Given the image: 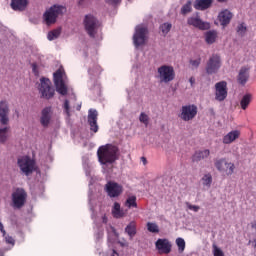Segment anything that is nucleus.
<instances>
[{"instance_id":"obj_51","label":"nucleus","mask_w":256,"mask_h":256,"mask_svg":"<svg viewBox=\"0 0 256 256\" xmlns=\"http://www.w3.org/2000/svg\"><path fill=\"white\" fill-rule=\"evenodd\" d=\"M85 3V0H79V5H83Z\"/></svg>"},{"instance_id":"obj_46","label":"nucleus","mask_w":256,"mask_h":256,"mask_svg":"<svg viewBox=\"0 0 256 256\" xmlns=\"http://www.w3.org/2000/svg\"><path fill=\"white\" fill-rule=\"evenodd\" d=\"M189 83L191 84V87H193V85H195V77H190Z\"/></svg>"},{"instance_id":"obj_9","label":"nucleus","mask_w":256,"mask_h":256,"mask_svg":"<svg viewBox=\"0 0 256 256\" xmlns=\"http://www.w3.org/2000/svg\"><path fill=\"white\" fill-rule=\"evenodd\" d=\"M39 93H41L43 99H53L55 97V89L51 87V80L48 78L40 79Z\"/></svg>"},{"instance_id":"obj_45","label":"nucleus","mask_w":256,"mask_h":256,"mask_svg":"<svg viewBox=\"0 0 256 256\" xmlns=\"http://www.w3.org/2000/svg\"><path fill=\"white\" fill-rule=\"evenodd\" d=\"M32 71L35 75H38L39 72H37V65L33 64Z\"/></svg>"},{"instance_id":"obj_19","label":"nucleus","mask_w":256,"mask_h":256,"mask_svg":"<svg viewBox=\"0 0 256 256\" xmlns=\"http://www.w3.org/2000/svg\"><path fill=\"white\" fill-rule=\"evenodd\" d=\"M98 115L97 110L90 109L88 112V123L93 133H97V131H99V125H97Z\"/></svg>"},{"instance_id":"obj_27","label":"nucleus","mask_w":256,"mask_h":256,"mask_svg":"<svg viewBox=\"0 0 256 256\" xmlns=\"http://www.w3.org/2000/svg\"><path fill=\"white\" fill-rule=\"evenodd\" d=\"M251 99H253V96L251 94H245L242 99L240 100V107L245 111L247 107L251 104Z\"/></svg>"},{"instance_id":"obj_1","label":"nucleus","mask_w":256,"mask_h":256,"mask_svg":"<svg viewBox=\"0 0 256 256\" xmlns=\"http://www.w3.org/2000/svg\"><path fill=\"white\" fill-rule=\"evenodd\" d=\"M98 160L101 165H113L119 161V147L113 144L102 145L97 150Z\"/></svg>"},{"instance_id":"obj_36","label":"nucleus","mask_w":256,"mask_h":256,"mask_svg":"<svg viewBox=\"0 0 256 256\" xmlns=\"http://www.w3.org/2000/svg\"><path fill=\"white\" fill-rule=\"evenodd\" d=\"M236 33L239 37H244L247 33V26H245V23H241L237 26Z\"/></svg>"},{"instance_id":"obj_47","label":"nucleus","mask_w":256,"mask_h":256,"mask_svg":"<svg viewBox=\"0 0 256 256\" xmlns=\"http://www.w3.org/2000/svg\"><path fill=\"white\" fill-rule=\"evenodd\" d=\"M141 160L143 161L144 165H147V158L146 157H142Z\"/></svg>"},{"instance_id":"obj_50","label":"nucleus","mask_w":256,"mask_h":256,"mask_svg":"<svg viewBox=\"0 0 256 256\" xmlns=\"http://www.w3.org/2000/svg\"><path fill=\"white\" fill-rule=\"evenodd\" d=\"M8 243L13 244L15 243V240H13V238H10V240H8Z\"/></svg>"},{"instance_id":"obj_26","label":"nucleus","mask_w":256,"mask_h":256,"mask_svg":"<svg viewBox=\"0 0 256 256\" xmlns=\"http://www.w3.org/2000/svg\"><path fill=\"white\" fill-rule=\"evenodd\" d=\"M125 233H127L130 239H133V237L137 235V224L135 222H130L125 228Z\"/></svg>"},{"instance_id":"obj_37","label":"nucleus","mask_w":256,"mask_h":256,"mask_svg":"<svg viewBox=\"0 0 256 256\" xmlns=\"http://www.w3.org/2000/svg\"><path fill=\"white\" fill-rule=\"evenodd\" d=\"M147 230L150 233H159V226L153 222H148L147 223Z\"/></svg>"},{"instance_id":"obj_6","label":"nucleus","mask_w":256,"mask_h":256,"mask_svg":"<svg viewBox=\"0 0 256 256\" xmlns=\"http://www.w3.org/2000/svg\"><path fill=\"white\" fill-rule=\"evenodd\" d=\"M214 165L219 173H222L227 177H230V175L235 173V164H233V162H228L225 158L215 160Z\"/></svg>"},{"instance_id":"obj_2","label":"nucleus","mask_w":256,"mask_h":256,"mask_svg":"<svg viewBox=\"0 0 256 256\" xmlns=\"http://www.w3.org/2000/svg\"><path fill=\"white\" fill-rule=\"evenodd\" d=\"M67 13V7L63 5H53L43 14L46 25H55L58 17H63Z\"/></svg>"},{"instance_id":"obj_16","label":"nucleus","mask_w":256,"mask_h":256,"mask_svg":"<svg viewBox=\"0 0 256 256\" xmlns=\"http://www.w3.org/2000/svg\"><path fill=\"white\" fill-rule=\"evenodd\" d=\"M53 117V109L48 106L42 109L41 115H40V125L44 127V129H47L49 125H51V119Z\"/></svg>"},{"instance_id":"obj_5","label":"nucleus","mask_w":256,"mask_h":256,"mask_svg":"<svg viewBox=\"0 0 256 256\" xmlns=\"http://www.w3.org/2000/svg\"><path fill=\"white\" fill-rule=\"evenodd\" d=\"M158 78L160 83H171L175 81V68L171 65H162L158 68Z\"/></svg>"},{"instance_id":"obj_32","label":"nucleus","mask_w":256,"mask_h":256,"mask_svg":"<svg viewBox=\"0 0 256 256\" xmlns=\"http://www.w3.org/2000/svg\"><path fill=\"white\" fill-rule=\"evenodd\" d=\"M125 206L128 207V209H137V197L129 196L126 199Z\"/></svg>"},{"instance_id":"obj_41","label":"nucleus","mask_w":256,"mask_h":256,"mask_svg":"<svg viewBox=\"0 0 256 256\" xmlns=\"http://www.w3.org/2000/svg\"><path fill=\"white\" fill-rule=\"evenodd\" d=\"M64 113H66L67 117H71L70 107H69V100L64 101Z\"/></svg>"},{"instance_id":"obj_30","label":"nucleus","mask_w":256,"mask_h":256,"mask_svg":"<svg viewBox=\"0 0 256 256\" xmlns=\"http://www.w3.org/2000/svg\"><path fill=\"white\" fill-rule=\"evenodd\" d=\"M113 217L116 219H121L123 217V211H121V204L118 202L114 203L113 209H112Z\"/></svg>"},{"instance_id":"obj_38","label":"nucleus","mask_w":256,"mask_h":256,"mask_svg":"<svg viewBox=\"0 0 256 256\" xmlns=\"http://www.w3.org/2000/svg\"><path fill=\"white\" fill-rule=\"evenodd\" d=\"M176 245L178 247L179 253H183V251H185V239L177 238L176 239Z\"/></svg>"},{"instance_id":"obj_33","label":"nucleus","mask_w":256,"mask_h":256,"mask_svg":"<svg viewBox=\"0 0 256 256\" xmlns=\"http://www.w3.org/2000/svg\"><path fill=\"white\" fill-rule=\"evenodd\" d=\"M61 35V28H57L48 32L47 39L48 41H55V39H59Z\"/></svg>"},{"instance_id":"obj_4","label":"nucleus","mask_w":256,"mask_h":256,"mask_svg":"<svg viewBox=\"0 0 256 256\" xmlns=\"http://www.w3.org/2000/svg\"><path fill=\"white\" fill-rule=\"evenodd\" d=\"M65 70L63 69H58L56 72L53 74V79H54V85L56 88L57 93L60 95H67L69 88L65 84Z\"/></svg>"},{"instance_id":"obj_29","label":"nucleus","mask_w":256,"mask_h":256,"mask_svg":"<svg viewBox=\"0 0 256 256\" xmlns=\"http://www.w3.org/2000/svg\"><path fill=\"white\" fill-rule=\"evenodd\" d=\"M217 39V31H208L205 34V41L208 45H213Z\"/></svg>"},{"instance_id":"obj_40","label":"nucleus","mask_w":256,"mask_h":256,"mask_svg":"<svg viewBox=\"0 0 256 256\" xmlns=\"http://www.w3.org/2000/svg\"><path fill=\"white\" fill-rule=\"evenodd\" d=\"M213 255L214 256H225V253H223V250H221L217 245L213 244Z\"/></svg>"},{"instance_id":"obj_35","label":"nucleus","mask_w":256,"mask_h":256,"mask_svg":"<svg viewBox=\"0 0 256 256\" xmlns=\"http://www.w3.org/2000/svg\"><path fill=\"white\" fill-rule=\"evenodd\" d=\"M191 0L187 1L186 4H184L181 8V14L187 15V13H191L193 11Z\"/></svg>"},{"instance_id":"obj_39","label":"nucleus","mask_w":256,"mask_h":256,"mask_svg":"<svg viewBox=\"0 0 256 256\" xmlns=\"http://www.w3.org/2000/svg\"><path fill=\"white\" fill-rule=\"evenodd\" d=\"M139 121L144 123V125H149V116L145 114V112H142L140 114Z\"/></svg>"},{"instance_id":"obj_31","label":"nucleus","mask_w":256,"mask_h":256,"mask_svg":"<svg viewBox=\"0 0 256 256\" xmlns=\"http://www.w3.org/2000/svg\"><path fill=\"white\" fill-rule=\"evenodd\" d=\"M159 29H160L162 35L164 37H167V35L169 34V31H171V29H173V24H171L169 22L163 23L159 26Z\"/></svg>"},{"instance_id":"obj_52","label":"nucleus","mask_w":256,"mask_h":256,"mask_svg":"<svg viewBox=\"0 0 256 256\" xmlns=\"http://www.w3.org/2000/svg\"><path fill=\"white\" fill-rule=\"evenodd\" d=\"M218 3H225L227 0H217Z\"/></svg>"},{"instance_id":"obj_15","label":"nucleus","mask_w":256,"mask_h":256,"mask_svg":"<svg viewBox=\"0 0 256 256\" xmlns=\"http://www.w3.org/2000/svg\"><path fill=\"white\" fill-rule=\"evenodd\" d=\"M188 25L200 29V31H207L211 29V24L208 22H203L199 16H192L187 19Z\"/></svg>"},{"instance_id":"obj_10","label":"nucleus","mask_w":256,"mask_h":256,"mask_svg":"<svg viewBox=\"0 0 256 256\" xmlns=\"http://www.w3.org/2000/svg\"><path fill=\"white\" fill-rule=\"evenodd\" d=\"M27 201V192L23 188H18L12 193V207L14 209H21L25 206Z\"/></svg>"},{"instance_id":"obj_25","label":"nucleus","mask_w":256,"mask_h":256,"mask_svg":"<svg viewBox=\"0 0 256 256\" xmlns=\"http://www.w3.org/2000/svg\"><path fill=\"white\" fill-rule=\"evenodd\" d=\"M211 155V151L209 149H205L202 151H196L192 156V161L194 163H199V161H203V159H207Z\"/></svg>"},{"instance_id":"obj_3","label":"nucleus","mask_w":256,"mask_h":256,"mask_svg":"<svg viewBox=\"0 0 256 256\" xmlns=\"http://www.w3.org/2000/svg\"><path fill=\"white\" fill-rule=\"evenodd\" d=\"M83 25L87 35L94 39L95 35H97V31L99 30L101 24L99 23V20L95 18V16L87 14L84 17Z\"/></svg>"},{"instance_id":"obj_43","label":"nucleus","mask_w":256,"mask_h":256,"mask_svg":"<svg viewBox=\"0 0 256 256\" xmlns=\"http://www.w3.org/2000/svg\"><path fill=\"white\" fill-rule=\"evenodd\" d=\"M190 64L192 67H199V65H201V58H198L196 60H191Z\"/></svg>"},{"instance_id":"obj_34","label":"nucleus","mask_w":256,"mask_h":256,"mask_svg":"<svg viewBox=\"0 0 256 256\" xmlns=\"http://www.w3.org/2000/svg\"><path fill=\"white\" fill-rule=\"evenodd\" d=\"M202 185H204V187H211V183H213V176L211 175V173L205 174L202 179Z\"/></svg>"},{"instance_id":"obj_14","label":"nucleus","mask_w":256,"mask_h":256,"mask_svg":"<svg viewBox=\"0 0 256 256\" xmlns=\"http://www.w3.org/2000/svg\"><path fill=\"white\" fill-rule=\"evenodd\" d=\"M227 95H229L227 81L217 82L215 84V100L221 103L227 99Z\"/></svg>"},{"instance_id":"obj_42","label":"nucleus","mask_w":256,"mask_h":256,"mask_svg":"<svg viewBox=\"0 0 256 256\" xmlns=\"http://www.w3.org/2000/svg\"><path fill=\"white\" fill-rule=\"evenodd\" d=\"M187 207H188V209H190V211H194V213H197L199 211V209H200L199 206L193 205V204H189V203H187Z\"/></svg>"},{"instance_id":"obj_13","label":"nucleus","mask_w":256,"mask_h":256,"mask_svg":"<svg viewBox=\"0 0 256 256\" xmlns=\"http://www.w3.org/2000/svg\"><path fill=\"white\" fill-rule=\"evenodd\" d=\"M18 166L22 173L25 175H31L33 169H35V161H33L29 156H24L18 159Z\"/></svg>"},{"instance_id":"obj_44","label":"nucleus","mask_w":256,"mask_h":256,"mask_svg":"<svg viewBox=\"0 0 256 256\" xmlns=\"http://www.w3.org/2000/svg\"><path fill=\"white\" fill-rule=\"evenodd\" d=\"M106 3H109V5H119L121 3V0H105Z\"/></svg>"},{"instance_id":"obj_24","label":"nucleus","mask_w":256,"mask_h":256,"mask_svg":"<svg viewBox=\"0 0 256 256\" xmlns=\"http://www.w3.org/2000/svg\"><path fill=\"white\" fill-rule=\"evenodd\" d=\"M213 5V0H196L194 3V8L197 11H205Z\"/></svg>"},{"instance_id":"obj_12","label":"nucleus","mask_w":256,"mask_h":256,"mask_svg":"<svg viewBox=\"0 0 256 256\" xmlns=\"http://www.w3.org/2000/svg\"><path fill=\"white\" fill-rule=\"evenodd\" d=\"M105 189L108 197H110L111 199H115V197H120L123 194V185L117 182H107V184L105 185Z\"/></svg>"},{"instance_id":"obj_17","label":"nucleus","mask_w":256,"mask_h":256,"mask_svg":"<svg viewBox=\"0 0 256 256\" xmlns=\"http://www.w3.org/2000/svg\"><path fill=\"white\" fill-rule=\"evenodd\" d=\"M156 249L159 251L160 255L164 254V255H169V253H171V242H169V240L167 239H161L159 238L156 243Z\"/></svg>"},{"instance_id":"obj_7","label":"nucleus","mask_w":256,"mask_h":256,"mask_svg":"<svg viewBox=\"0 0 256 256\" xmlns=\"http://www.w3.org/2000/svg\"><path fill=\"white\" fill-rule=\"evenodd\" d=\"M221 65V56H219V54H212L206 63L207 75H215L219 73Z\"/></svg>"},{"instance_id":"obj_21","label":"nucleus","mask_w":256,"mask_h":256,"mask_svg":"<svg viewBox=\"0 0 256 256\" xmlns=\"http://www.w3.org/2000/svg\"><path fill=\"white\" fill-rule=\"evenodd\" d=\"M241 137V132L239 130L230 131L228 134H226L223 137V143L224 145H231L233 141H237Z\"/></svg>"},{"instance_id":"obj_8","label":"nucleus","mask_w":256,"mask_h":256,"mask_svg":"<svg viewBox=\"0 0 256 256\" xmlns=\"http://www.w3.org/2000/svg\"><path fill=\"white\" fill-rule=\"evenodd\" d=\"M198 108L195 104L184 105L180 109L179 117L182 121H193L197 117Z\"/></svg>"},{"instance_id":"obj_22","label":"nucleus","mask_w":256,"mask_h":256,"mask_svg":"<svg viewBox=\"0 0 256 256\" xmlns=\"http://www.w3.org/2000/svg\"><path fill=\"white\" fill-rule=\"evenodd\" d=\"M28 4V0H11L10 5L13 11H25V9H27Z\"/></svg>"},{"instance_id":"obj_48","label":"nucleus","mask_w":256,"mask_h":256,"mask_svg":"<svg viewBox=\"0 0 256 256\" xmlns=\"http://www.w3.org/2000/svg\"><path fill=\"white\" fill-rule=\"evenodd\" d=\"M0 231H1L2 233H5V230H4V228H3V223H1V222H0Z\"/></svg>"},{"instance_id":"obj_23","label":"nucleus","mask_w":256,"mask_h":256,"mask_svg":"<svg viewBox=\"0 0 256 256\" xmlns=\"http://www.w3.org/2000/svg\"><path fill=\"white\" fill-rule=\"evenodd\" d=\"M237 81L240 85H245L249 81V67L244 66L240 69Z\"/></svg>"},{"instance_id":"obj_11","label":"nucleus","mask_w":256,"mask_h":256,"mask_svg":"<svg viewBox=\"0 0 256 256\" xmlns=\"http://www.w3.org/2000/svg\"><path fill=\"white\" fill-rule=\"evenodd\" d=\"M147 33H149L147 27H136L135 34L133 36L134 45L136 47H141V45H145V41H147Z\"/></svg>"},{"instance_id":"obj_49","label":"nucleus","mask_w":256,"mask_h":256,"mask_svg":"<svg viewBox=\"0 0 256 256\" xmlns=\"http://www.w3.org/2000/svg\"><path fill=\"white\" fill-rule=\"evenodd\" d=\"M251 227H252V229H255V230H256V221H254V222L251 223Z\"/></svg>"},{"instance_id":"obj_20","label":"nucleus","mask_w":256,"mask_h":256,"mask_svg":"<svg viewBox=\"0 0 256 256\" xmlns=\"http://www.w3.org/2000/svg\"><path fill=\"white\" fill-rule=\"evenodd\" d=\"M218 19L223 27H227L231 23V19H233V14L229 10H224L219 13Z\"/></svg>"},{"instance_id":"obj_28","label":"nucleus","mask_w":256,"mask_h":256,"mask_svg":"<svg viewBox=\"0 0 256 256\" xmlns=\"http://www.w3.org/2000/svg\"><path fill=\"white\" fill-rule=\"evenodd\" d=\"M9 131H11V127L9 126L0 128V143L7 142V139H9Z\"/></svg>"},{"instance_id":"obj_18","label":"nucleus","mask_w":256,"mask_h":256,"mask_svg":"<svg viewBox=\"0 0 256 256\" xmlns=\"http://www.w3.org/2000/svg\"><path fill=\"white\" fill-rule=\"evenodd\" d=\"M0 123L9 125V105L5 101L0 102Z\"/></svg>"}]
</instances>
